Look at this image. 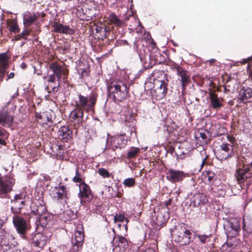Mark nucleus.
I'll return each instance as SVG.
<instances>
[{
	"label": "nucleus",
	"instance_id": "obj_1",
	"mask_svg": "<svg viewBox=\"0 0 252 252\" xmlns=\"http://www.w3.org/2000/svg\"><path fill=\"white\" fill-rule=\"evenodd\" d=\"M97 98V94L93 92L88 96L78 94L77 98L72 100L70 105L73 108L69 114V119L75 129H77L82 126L85 112L94 111Z\"/></svg>",
	"mask_w": 252,
	"mask_h": 252
},
{
	"label": "nucleus",
	"instance_id": "obj_2",
	"mask_svg": "<svg viewBox=\"0 0 252 252\" xmlns=\"http://www.w3.org/2000/svg\"><path fill=\"white\" fill-rule=\"evenodd\" d=\"M109 97L115 102H123L129 96V87L120 80L111 81L107 87Z\"/></svg>",
	"mask_w": 252,
	"mask_h": 252
},
{
	"label": "nucleus",
	"instance_id": "obj_3",
	"mask_svg": "<svg viewBox=\"0 0 252 252\" xmlns=\"http://www.w3.org/2000/svg\"><path fill=\"white\" fill-rule=\"evenodd\" d=\"M191 235L190 231L184 223L177 226L172 234L174 241L182 246L187 245L191 242Z\"/></svg>",
	"mask_w": 252,
	"mask_h": 252
},
{
	"label": "nucleus",
	"instance_id": "obj_4",
	"mask_svg": "<svg viewBox=\"0 0 252 252\" xmlns=\"http://www.w3.org/2000/svg\"><path fill=\"white\" fill-rule=\"evenodd\" d=\"M15 184L14 175L9 173L5 176L0 174V198H10L9 194Z\"/></svg>",
	"mask_w": 252,
	"mask_h": 252
},
{
	"label": "nucleus",
	"instance_id": "obj_5",
	"mask_svg": "<svg viewBox=\"0 0 252 252\" xmlns=\"http://www.w3.org/2000/svg\"><path fill=\"white\" fill-rule=\"evenodd\" d=\"M12 222L16 232L22 239H27V232L31 228L30 223L23 217L14 215L12 217Z\"/></svg>",
	"mask_w": 252,
	"mask_h": 252
},
{
	"label": "nucleus",
	"instance_id": "obj_6",
	"mask_svg": "<svg viewBox=\"0 0 252 252\" xmlns=\"http://www.w3.org/2000/svg\"><path fill=\"white\" fill-rule=\"evenodd\" d=\"M29 199V197L26 192L16 194L13 199L11 200L12 204L11 207V212L15 214L20 213L21 210L27 206Z\"/></svg>",
	"mask_w": 252,
	"mask_h": 252
},
{
	"label": "nucleus",
	"instance_id": "obj_7",
	"mask_svg": "<svg viewBox=\"0 0 252 252\" xmlns=\"http://www.w3.org/2000/svg\"><path fill=\"white\" fill-rule=\"evenodd\" d=\"M168 79L159 80L154 83V89L152 94L157 100H161L164 98L168 91L167 85Z\"/></svg>",
	"mask_w": 252,
	"mask_h": 252
},
{
	"label": "nucleus",
	"instance_id": "obj_8",
	"mask_svg": "<svg viewBox=\"0 0 252 252\" xmlns=\"http://www.w3.org/2000/svg\"><path fill=\"white\" fill-rule=\"evenodd\" d=\"M78 197L82 205H85L90 203L93 199L94 197L93 192L90 187L86 182H83L82 184H79Z\"/></svg>",
	"mask_w": 252,
	"mask_h": 252
},
{
	"label": "nucleus",
	"instance_id": "obj_9",
	"mask_svg": "<svg viewBox=\"0 0 252 252\" xmlns=\"http://www.w3.org/2000/svg\"><path fill=\"white\" fill-rule=\"evenodd\" d=\"M52 194L53 198L58 201H66L70 197L69 188L62 182H60L58 186L54 188Z\"/></svg>",
	"mask_w": 252,
	"mask_h": 252
},
{
	"label": "nucleus",
	"instance_id": "obj_10",
	"mask_svg": "<svg viewBox=\"0 0 252 252\" xmlns=\"http://www.w3.org/2000/svg\"><path fill=\"white\" fill-rule=\"evenodd\" d=\"M167 180L173 184L181 183L186 177L189 176V174L182 170L170 168L166 173Z\"/></svg>",
	"mask_w": 252,
	"mask_h": 252
},
{
	"label": "nucleus",
	"instance_id": "obj_11",
	"mask_svg": "<svg viewBox=\"0 0 252 252\" xmlns=\"http://www.w3.org/2000/svg\"><path fill=\"white\" fill-rule=\"evenodd\" d=\"M233 146L228 143H222L220 145L216 153L217 158L220 160L231 158L234 156Z\"/></svg>",
	"mask_w": 252,
	"mask_h": 252
},
{
	"label": "nucleus",
	"instance_id": "obj_12",
	"mask_svg": "<svg viewBox=\"0 0 252 252\" xmlns=\"http://www.w3.org/2000/svg\"><path fill=\"white\" fill-rule=\"evenodd\" d=\"M84 243V232L82 225L78 226L74 232V237L72 238L71 252H77L82 249Z\"/></svg>",
	"mask_w": 252,
	"mask_h": 252
},
{
	"label": "nucleus",
	"instance_id": "obj_13",
	"mask_svg": "<svg viewBox=\"0 0 252 252\" xmlns=\"http://www.w3.org/2000/svg\"><path fill=\"white\" fill-rule=\"evenodd\" d=\"M95 38L99 40H104L107 38L111 32L112 27L108 24L106 25L105 23H99L95 24Z\"/></svg>",
	"mask_w": 252,
	"mask_h": 252
},
{
	"label": "nucleus",
	"instance_id": "obj_14",
	"mask_svg": "<svg viewBox=\"0 0 252 252\" xmlns=\"http://www.w3.org/2000/svg\"><path fill=\"white\" fill-rule=\"evenodd\" d=\"M209 106L214 110H219L223 107V99L219 97L216 90H209L208 93Z\"/></svg>",
	"mask_w": 252,
	"mask_h": 252
},
{
	"label": "nucleus",
	"instance_id": "obj_15",
	"mask_svg": "<svg viewBox=\"0 0 252 252\" xmlns=\"http://www.w3.org/2000/svg\"><path fill=\"white\" fill-rule=\"evenodd\" d=\"M189 206L193 208H201L208 202V196L206 194L197 192H195L190 198Z\"/></svg>",
	"mask_w": 252,
	"mask_h": 252
},
{
	"label": "nucleus",
	"instance_id": "obj_16",
	"mask_svg": "<svg viewBox=\"0 0 252 252\" xmlns=\"http://www.w3.org/2000/svg\"><path fill=\"white\" fill-rule=\"evenodd\" d=\"M30 208L31 214L36 216L37 219L47 211L45 204L42 199H38L37 201L32 203Z\"/></svg>",
	"mask_w": 252,
	"mask_h": 252
},
{
	"label": "nucleus",
	"instance_id": "obj_17",
	"mask_svg": "<svg viewBox=\"0 0 252 252\" xmlns=\"http://www.w3.org/2000/svg\"><path fill=\"white\" fill-rule=\"evenodd\" d=\"M155 216L153 220L158 226L162 227L168 221L169 215L164 209H158L157 212H154Z\"/></svg>",
	"mask_w": 252,
	"mask_h": 252
},
{
	"label": "nucleus",
	"instance_id": "obj_18",
	"mask_svg": "<svg viewBox=\"0 0 252 252\" xmlns=\"http://www.w3.org/2000/svg\"><path fill=\"white\" fill-rule=\"evenodd\" d=\"M96 10L94 7H88L87 4L83 5L80 11H79L80 19L84 21H90L95 17Z\"/></svg>",
	"mask_w": 252,
	"mask_h": 252
},
{
	"label": "nucleus",
	"instance_id": "obj_19",
	"mask_svg": "<svg viewBox=\"0 0 252 252\" xmlns=\"http://www.w3.org/2000/svg\"><path fill=\"white\" fill-rule=\"evenodd\" d=\"M49 68L53 72L54 75L56 76L58 81V85L57 86L52 87V91L54 92L58 91V87L60 86V82L62 77V68L61 65L59 64L57 62H54L50 64Z\"/></svg>",
	"mask_w": 252,
	"mask_h": 252
},
{
	"label": "nucleus",
	"instance_id": "obj_20",
	"mask_svg": "<svg viewBox=\"0 0 252 252\" xmlns=\"http://www.w3.org/2000/svg\"><path fill=\"white\" fill-rule=\"evenodd\" d=\"M51 25L54 29L53 31L56 33L72 35L75 32V30L70 28L69 26L63 25L57 21L53 22Z\"/></svg>",
	"mask_w": 252,
	"mask_h": 252
},
{
	"label": "nucleus",
	"instance_id": "obj_21",
	"mask_svg": "<svg viewBox=\"0 0 252 252\" xmlns=\"http://www.w3.org/2000/svg\"><path fill=\"white\" fill-rule=\"evenodd\" d=\"M14 117L8 110L3 109L0 110V124L4 127H9L13 125Z\"/></svg>",
	"mask_w": 252,
	"mask_h": 252
},
{
	"label": "nucleus",
	"instance_id": "obj_22",
	"mask_svg": "<svg viewBox=\"0 0 252 252\" xmlns=\"http://www.w3.org/2000/svg\"><path fill=\"white\" fill-rule=\"evenodd\" d=\"M180 69L177 75L180 78V81L181 82L182 90L183 91H185L186 90L187 86L191 82L190 73L184 68Z\"/></svg>",
	"mask_w": 252,
	"mask_h": 252
},
{
	"label": "nucleus",
	"instance_id": "obj_23",
	"mask_svg": "<svg viewBox=\"0 0 252 252\" xmlns=\"http://www.w3.org/2000/svg\"><path fill=\"white\" fill-rule=\"evenodd\" d=\"M32 107L35 109V106L33 104ZM35 118L36 121L40 125H47L50 126V124H52V117L50 116H48L46 112H37L35 109Z\"/></svg>",
	"mask_w": 252,
	"mask_h": 252
},
{
	"label": "nucleus",
	"instance_id": "obj_24",
	"mask_svg": "<svg viewBox=\"0 0 252 252\" xmlns=\"http://www.w3.org/2000/svg\"><path fill=\"white\" fill-rule=\"evenodd\" d=\"M47 242V236L42 233H36L32 237V244L33 247L43 248L46 245Z\"/></svg>",
	"mask_w": 252,
	"mask_h": 252
},
{
	"label": "nucleus",
	"instance_id": "obj_25",
	"mask_svg": "<svg viewBox=\"0 0 252 252\" xmlns=\"http://www.w3.org/2000/svg\"><path fill=\"white\" fill-rule=\"evenodd\" d=\"M72 130L68 126L60 127L58 131V138L67 141L72 137Z\"/></svg>",
	"mask_w": 252,
	"mask_h": 252
},
{
	"label": "nucleus",
	"instance_id": "obj_26",
	"mask_svg": "<svg viewBox=\"0 0 252 252\" xmlns=\"http://www.w3.org/2000/svg\"><path fill=\"white\" fill-rule=\"evenodd\" d=\"M53 215L47 211L38 218V220L42 227H49L53 223Z\"/></svg>",
	"mask_w": 252,
	"mask_h": 252
},
{
	"label": "nucleus",
	"instance_id": "obj_27",
	"mask_svg": "<svg viewBox=\"0 0 252 252\" xmlns=\"http://www.w3.org/2000/svg\"><path fill=\"white\" fill-rule=\"evenodd\" d=\"M127 143V140L123 135L115 136L111 141V147L113 150L116 149L124 148Z\"/></svg>",
	"mask_w": 252,
	"mask_h": 252
},
{
	"label": "nucleus",
	"instance_id": "obj_28",
	"mask_svg": "<svg viewBox=\"0 0 252 252\" xmlns=\"http://www.w3.org/2000/svg\"><path fill=\"white\" fill-rule=\"evenodd\" d=\"M234 176L239 184L242 186V184H244L247 180L250 178L245 170L242 168H239L236 170Z\"/></svg>",
	"mask_w": 252,
	"mask_h": 252
},
{
	"label": "nucleus",
	"instance_id": "obj_29",
	"mask_svg": "<svg viewBox=\"0 0 252 252\" xmlns=\"http://www.w3.org/2000/svg\"><path fill=\"white\" fill-rule=\"evenodd\" d=\"M142 42L141 38L136 37L133 44V49L138 53L140 60L143 59V55L145 53V47Z\"/></svg>",
	"mask_w": 252,
	"mask_h": 252
},
{
	"label": "nucleus",
	"instance_id": "obj_30",
	"mask_svg": "<svg viewBox=\"0 0 252 252\" xmlns=\"http://www.w3.org/2000/svg\"><path fill=\"white\" fill-rule=\"evenodd\" d=\"M209 132L204 129H201L194 133V137L196 139H198L200 143L202 144H208L210 140L208 138Z\"/></svg>",
	"mask_w": 252,
	"mask_h": 252
},
{
	"label": "nucleus",
	"instance_id": "obj_31",
	"mask_svg": "<svg viewBox=\"0 0 252 252\" xmlns=\"http://www.w3.org/2000/svg\"><path fill=\"white\" fill-rule=\"evenodd\" d=\"M252 96V91L250 88L243 87L239 94V99L243 103H247L248 99Z\"/></svg>",
	"mask_w": 252,
	"mask_h": 252
},
{
	"label": "nucleus",
	"instance_id": "obj_32",
	"mask_svg": "<svg viewBox=\"0 0 252 252\" xmlns=\"http://www.w3.org/2000/svg\"><path fill=\"white\" fill-rule=\"evenodd\" d=\"M2 223L0 222V245L3 246H9V234L7 233L5 230L2 228Z\"/></svg>",
	"mask_w": 252,
	"mask_h": 252
},
{
	"label": "nucleus",
	"instance_id": "obj_33",
	"mask_svg": "<svg viewBox=\"0 0 252 252\" xmlns=\"http://www.w3.org/2000/svg\"><path fill=\"white\" fill-rule=\"evenodd\" d=\"M242 229L247 234H249L252 232V219L248 216L243 217Z\"/></svg>",
	"mask_w": 252,
	"mask_h": 252
},
{
	"label": "nucleus",
	"instance_id": "obj_34",
	"mask_svg": "<svg viewBox=\"0 0 252 252\" xmlns=\"http://www.w3.org/2000/svg\"><path fill=\"white\" fill-rule=\"evenodd\" d=\"M39 17L40 14L39 12L33 13L30 15L24 17V24L26 27H29Z\"/></svg>",
	"mask_w": 252,
	"mask_h": 252
},
{
	"label": "nucleus",
	"instance_id": "obj_35",
	"mask_svg": "<svg viewBox=\"0 0 252 252\" xmlns=\"http://www.w3.org/2000/svg\"><path fill=\"white\" fill-rule=\"evenodd\" d=\"M143 59L140 60L143 63V65L145 69H149L156 64V62L151 60L150 56L148 54L145 53L144 55H143Z\"/></svg>",
	"mask_w": 252,
	"mask_h": 252
},
{
	"label": "nucleus",
	"instance_id": "obj_36",
	"mask_svg": "<svg viewBox=\"0 0 252 252\" xmlns=\"http://www.w3.org/2000/svg\"><path fill=\"white\" fill-rule=\"evenodd\" d=\"M7 25L8 30L14 33L19 32L20 28L18 27L17 22L16 20L9 19L7 21Z\"/></svg>",
	"mask_w": 252,
	"mask_h": 252
},
{
	"label": "nucleus",
	"instance_id": "obj_37",
	"mask_svg": "<svg viewBox=\"0 0 252 252\" xmlns=\"http://www.w3.org/2000/svg\"><path fill=\"white\" fill-rule=\"evenodd\" d=\"M113 243L116 247L125 248L126 246H127V241L126 238L120 235L114 236Z\"/></svg>",
	"mask_w": 252,
	"mask_h": 252
},
{
	"label": "nucleus",
	"instance_id": "obj_38",
	"mask_svg": "<svg viewBox=\"0 0 252 252\" xmlns=\"http://www.w3.org/2000/svg\"><path fill=\"white\" fill-rule=\"evenodd\" d=\"M240 220L236 218L231 219L228 221L227 227L240 232Z\"/></svg>",
	"mask_w": 252,
	"mask_h": 252
},
{
	"label": "nucleus",
	"instance_id": "obj_39",
	"mask_svg": "<svg viewBox=\"0 0 252 252\" xmlns=\"http://www.w3.org/2000/svg\"><path fill=\"white\" fill-rule=\"evenodd\" d=\"M108 21H110V25L112 24L116 27H120L123 24V21L119 19L115 13H111L108 17Z\"/></svg>",
	"mask_w": 252,
	"mask_h": 252
},
{
	"label": "nucleus",
	"instance_id": "obj_40",
	"mask_svg": "<svg viewBox=\"0 0 252 252\" xmlns=\"http://www.w3.org/2000/svg\"><path fill=\"white\" fill-rule=\"evenodd\" d=\"M151 76L154 78V83L159 80L167 79V74L164 71L159 70H154Z\"/></svg>",
	"mask_w": 252,
	"mask_h": 252
},
{
	"label": "nucleus",
	"instance_id": "obj_41",
	"mask_svg": "<svg viewBox=\"0 0 252 252\" xmlns=\"http://www.w3.org/2000/svg\"><path fill=\"white\" fill-rule=\"evenodd\" d=\"M85 177L79 171V167H77L75 170V175L72 178V180L74 183L82 184L85 182Z\"/></svg>",
	"mask_w": 252,
	"mask_h": 252
},
{
	"label": "nucleus",
	"instance_id": "obj_42",
	"mask_svg": "<svg viewBox=\"0 0 252 252\" xmlns=\"http://www.w3.org/2000/svg\"><path fill=\"white\" fill-rule=\"evenodd\" d=\"M204 180L205 182H207L208 184H212L214 181L215 174L211 171H206L204 174Z\"/></svg>",
	"mask_w": 252,
	"mask_h": 252
},
{
	"label": "nucleus",
	"instance_id": "obj_43",
	"mask_svg": "<svg viewBox=\"0 0 252 252\" xmlns=\"http://www.w3.org/2000/svg\"><path fill=\"white\" fill-rule=\"evenodd\" d=\"M9 58L6 52L0 54V66L8 67Z\"/></svg>",
	"mask_w": 252,
	"mask_h": 252
},
{
	"label": "nucleus",
	"instance_id": "obj_44",
	"mask_svg": "<svg viewBox=\"0 0 252 252\" xmlns=\"http://www.w3.org/2000/svg\"><path fill=\"white\" fill-rule=\"evenodd\" d=\"M55 148L56 151H53L54 154H56V156L60 159H63L64 158V154L65 153V151L63 149V146L61 145H56Z\"/></svg>",
	"mask_w": 252,
	"mask_h": 252
},
{
	"label": "nucleus",
	"instance_id": "obj_45",
	"mask_svg": "<svg viewBox=\"0 0 252 252\" xmlns=\"http://www.w3.org/2000/svg\"><path fill=\"white\" fill-rule=\"evenodd\" d=\"M227 132V129L223 126L220 125L215 126L214 134L215 136H220L225 134Z\"/></svg>",
	"mask_w": 252,
	"mask_h": 252
},
{
	"label": "nucleus",
	"instance_id": "obj_46",
	"mask_svg": "<svg viewBox=\"0 0 252 252\" xmlns=\"http://www.w3.org/2000/svg\"><path fill=\"white\" fill-rule=\"evenodd\" d=\"M237 245L232 241H228L222 246V250L224 251L231 252L236 249Z\"/></svg>",
	"mask_w": 252,
	"mask_h": 252
},
{
	"label": "nucleus",
	"instance_id": "obj_47",
	"mask_svg": "<svg viewBox=\"0 0 252 252\" xmlns=\"http://www.w3.org/2000/svg\"><path fill=\"white\" fill-rule=\"evenodd\" d=\"M139 152L140 149L139 148L132 147L127 152V158L128 159L135 158Z\"/></svg>",
	"mask_w": 252,
	"mask_h": 252
},
{
	"label": "nucleus",
	"instance_id": "obj_48",
	"mask_svg": "<svg viewBox=\"0 0 252 252\" xmlns=\"http://www.w3.org/2000/svg\"><path fill=\"white\" fill-rule=\"evenodd\" d=\"M136 184V181L134 178H128L125 179L123 182V184L125 187L132 188Z\"/></svg>",
	"mask_w": 252,
	"mask_h": 252
},
{
	"label": "nucleus",
	"instance_id": "obj_49",
	"mask_svg": "<svg viewBox=\"0 0 252 252\" xmlns=\"http://www.w3.org/2000/svg\"><path fill=\"white\" fill-rule=\"evenodd\" d=\"M226 234L227 238H230L232 239L240 235V232L227 227L226 229Z\"/></svg>",
	"mask_w": 252,
	"mask_h": 252
},
{
	"label": "nucleus",
	"instance_id": "obj_50",
	"mask_svg": "<svg viewBox=\"0 0 252 252\" xmlns=\"http://www.w3.org/2000/svg\"><path fill=\"white\" fill-rule=\"evenodd\" d=\"M242 160L243 166H249V165L252 166V154H250L246 157H243Z\"/></svg>",
	"mask_w": 252,
	"mask_h": 252
},
{
	"label": "nucleus",
	"instance_id": "obj_51",
	"mask_svg": "<svg viewBox=\"0 0 252 252\" xmlns=\"http://www.w3.org/2000/svg\"><path fill=\"white\" fill-rule=\"evenodd\" d=\"M211 236L212 235L198 234L196 235V237L199 239L200 242L203 244H205L207 242L209 241Z\"/></svg>",
	"mask_w": 252,
	"mask_h": 252
},
{
	"label": "nucleus",
	"instance_id": "obj_52",
	"mask_svg": "<svg viewBox=\"0 0 252 252\" xmlns=\"http://www.w3.org/2000/svg\"><path fill=\"white\" fill-rule=\"evenodd\" d=\"M125 220L126 221L127 223L129 221V220L126 218L125 215L123 214H116L114 217V221L115 222H123Z\"/></svg>",
	"mask_w": 252,
	"mask_h": 252
},
{
	"label": "nucleus",
	"instance_id": "obj_53",
	"mask_svg": "<svg viewBox=\"0 0 252 252\" xmlns=\"http://www.w3.org/2000/svg\"><path fill=\"white\" fill-rule=\"evenodd\" d=\"M98 173L104 178H109L111 176V174L104 168H99Z\"/></svg>",
	"mask_w": 252,
	"mask_h": 252
},
{
	"label": "nucleus",
	"instance_id": "obj_54",
	"mask_svg": "<svg viewBox=\"0 0 252 252\" xmlns=\"http://www.w3.org/2000/svg\"><path fill=\"white\" fill-rule=\"evenodd\" d=\"M90 75V69L88 66L83 68L80 74V77L83 79Z\"/></svg>",
	"mask_w": 252,
	"mask_h": 252
},
{
	"label": "nucleus",
	"instance_id": "obj_55",
	"mask_svg": "<svg viewBox=\"0 0 252 252\" xmlns=\"http://www.w3.org/2000/svg\"><path fill=\"white\" fill-rule=\"evenodd\" d=\"M8 67L0 66V83L3 81V78L5 74L7 73L6 69Z\"/></svg>",
	"mask_w": 252,
	"mask_h": 252
},
{
	"label": "nucleus",
	"instance_id": "obj_56",
	"mask_svg": "<svg viewBox=\"0 0 252 252\" xmlns=\"http://www.w3.org/2000/svg\"><path fill=\"white\" fill-rule=\"evenodd\" d=\"M30 32L31 30L25 29L20 33L21 36H22V37H23V39L26 40L27 39V36L30 34Z\"/></svg>",
	"mask_w": 252,
	"mask_h": 252
},
{
	"label": "nucleus",
	"instance_id": "obj_57",
	"mask_svg": "<svg viewBox=\"0 0 252 252\" xmlns=\"http://www.w3.org/2000/svg\"><path fill=\"white\" fill-rule=\"evenodd\" d=\"M243 168L248 173L250 177L252 176V166L251 165L243 166Z\"/></svg>",
	"mask_w": 252,
	"mask_h": 252
},
{
	"label": "nucleus",
	"instance_id": "obj_58",
	"mask_svg": "<svg viewBox=\"0 0 252 252\" xmlns=\"http://www.w3.org/2000/svg\"><path fill=\"white\" fill-rule=\"evenodd\" d=\"M208 158H209V155H206L205 158H203L202 159V163H201V169L202 168V167L205 165V164H207L208 163Z\"/></svg>",
	"mask_w": 252,
	"mask_h": 252
},
{
	"label": "nucleus",
	"instance_id": "obj_59",
	"mask_svg": "<svg viewBox=\"0 0 252 252\" xmlns=\"http://www.w3.org/2000/svg\"><path fill=\"white\" fill-rule=\"evenodd\" d=\"M56 76L53 74L50 75L48 78L47 81L48 82L55 83L56 81Z\"/></svg>",
	"mask_w": 252,
	"mask_h": 252
},
{
	"label": "nucleus",
	"instance_id": "obj_60",
	"mask_svg": "<svg viewBox=\"0 0 252 252\" xmlns=\"http://www.w3.org/2000/svg\"><path fill=\"white\" fill-rule=\"evenodd\" d=\"M227 139L231 144H233L236 142L235 138L233 136L227 135L226 136Z\"/></svg>",
	"mask_w": 252,
	"mask_h": 252
},
{
	"label": "nucleus",
	"instance_id": "obj_61",
	"mask_svg": "<svg viewBox=\"0 0 252 252\" xmlns=\"http://www.w3.org/2000/svg\"><path fill=\"white\" fill-rule=\"evenodd\" d=\"M172 68L175 69L177 71V74L179 72V69H183L184 68L180 66L177 63H174L172 65Z\"/></svg>",
	"mask_w": 252,
	"mask_h": 252
},
{
	"label": "nucleus",
	"instance_id": "obj_62",
	"mask_svg": "<svg viewBox=\"0 0 252 252\" xmlns=\"http://www.w3.org/2000/svg\"><path fill=\"white\" fill-rule=\"evenodd\" d=\"M147 38L149 40V42L151 44L153 47L156 46V42L154 41L150 34H148Z\"/></svg>",
	"mask_w": 252,
	"mask_h": 252
},
{
	"label": "nucleus",
	"instance_id": "obj_63",
	"mask_svg": "<svg viewBox=\"0 0 252 252\" xmlns=\"http://www.w3.org/2000/svg\"><path fill=\"white\" fill-rule=\"evenodd\" d=\"M5 130L4 128L0 126V136L3 137L5 135Z\"/></svg>",
	"mask_w": 252,
	"mask_h": 252
},
{
	"label": "nucleus",
	"instance_id": "obj_64",
	"mask_svg": "<svg viewBox=\"0 0 252 252\" xmlns=\"http://www.w3.org/2000/svg\"><path fill=\"white\" fill-rule=\"evenodd\" d=\"M15 74L13 72H11L7 76L6 81H7L9 79H12L14 77Z\"/></svg>",
	"mask_w": 252,
	"mask_h": 252
}]
</instances>
